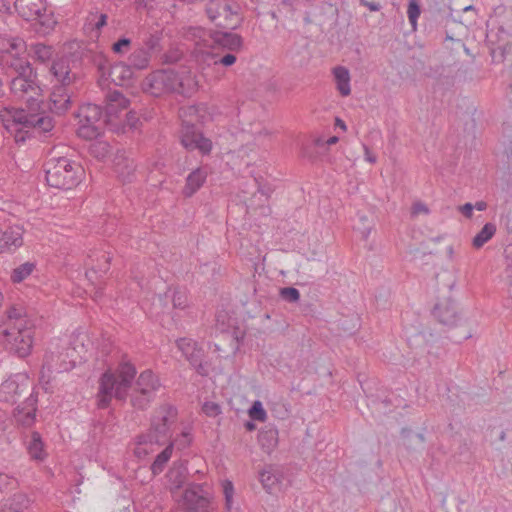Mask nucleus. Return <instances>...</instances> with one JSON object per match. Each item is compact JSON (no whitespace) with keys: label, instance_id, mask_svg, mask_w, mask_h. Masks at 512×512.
<instances>
[{"label":"nucleus","instance_id":"obj_1","mask_svg":"<svg viewBox=\"0 0 512 512\" xmlns=\"http://www.w3.org/2000/svg\"><path fill=\"white\" fill-rule=\"evenodd\" d=\"M33 321L21 304L9 306L0 318V342L19 357H26L33 347Z\"/></svg>","mask_w":512,"mask_h":512},{"label":"nucleus","instance_id":"obj_2","mask_svg":"<svg viewBox=\"0 0 512 512\" xmlns=\"http://www.w3.org/2000/svg\"><path fill=\"white\" fill-rule=\"evenodd\" d=\"M0 121L18 144L30 137L46 136L54 128L52 117L45 112L32 113L9 106L0 109Z\"/></svg>","mask_w":512,"mask_h":512},{"label":"nucleus","instance_id":"obj_3","mask_svg":"<svg viewBox=\"0 0 512 512\" xmlns=\"http://www.w3.org/2000/svg\"><path fill=\"white\" fill-rule=\"evenodd\" d=\"M136 373L135 366L127 360H122L115 369H107L99 379L98 408H108L113 398L126 400Z\"/></svg>","mask_w":512,"mask_h":512},{"label":"nucleus","instance_id":"obj_4","mask_svg":"<svg viewBox=\"0 0 512 512\" xmlns=\"http://www.w3.org/2000/svg\"><path fill=\"white\" fill-rule=\"evenodd\" d=\"M197 86L195 76L184 67L157 70L149 74L143 83L144 90L155 96L176 92L183 95L192 93Z\"/></svg>","mask_w":512,"mask_h":512},{"label":"nucleus","instance_id":"obj_5","mask_svg":"<svg viewBox=\"0 0 512 512\" xmlns=\"http://www.w3.org/2000/svg\"><path fill=\"white\" fill-rule=\"evenodd\" d=\"M8 70H3L10 80V91L14 98L28 103L36 101L40 95V87L36 83L35 73L27 59H8Z\"/></svg>","mask_w":512,"mask_h":512},{"label":"nucleus","instance_id":"obj_6","mask_svg":"<svg viewBox=\"0 0 512 512\" xmlns=\"http://www.w3.org/2000/svg\"><path fill=\"white\" fill-rule=\"evenodd\" d=\"M77 350L70 346L68 339H57L50 343L41 369L40 383L47 385L50 374L62 373L73 369L77 361Z\"/></svg>","mask_w":512,"mask_h":512},{"label":"nucleus","instance_id":"obj_7","mask_svg":"<svg viewBox=\"0 0 512 512\" xmlns=\"http://www.w3.org/2000/svg\"><path fill=\"white\" fill-rule=\"evenodd\" d=\"M50 72L57 82L50 95V109L56 114H63L70 108L71 94L68 87L76 76L71 73L69 62L64 58L54 60Z\"/></svg>","mask_w":512,"mask_h":512},{"label":"nucleus","instance_id":"obj_8","mask_svg":"<svg viewBox=\"0 0 512 512\" xmlns=\"http://www.w3.org/2000/svg\"><path fill=\"white\" fill-rule=\"evenodd\" d=\"M44 170L47 184L57 189H72L81 180V167L65 157L49 159Z\"/></svg>","mask_w":512,"mask_h":512},{"label":"nucleus","instance_id":"obj_9","mask_svg":"<svg viewBox=\"0 0 512 512\" xmlns=\"http://www.w3.org/2000/svg\"><path fill=\"white\" fill-rule=\"evenodd\" d=\"M205 13L210 22L224 29L235 30L243 21L241 5L236 0H209Z\"/></svg>","mask_w":512,"mask_h":512},{"label":"nucleus","instance_id":"obj_10","mask_svg":"<svg viewBox=\"0 0 512 512\" xmlns=\"http://www.w3.org/2000/svg\"><path fill=\"white\" fill-rule=\"evenodd\" d=\"M205 34L206 32L201 27H189L185 33V38L195 43L192 54L198 63L222 65L224 67H230L236 63V54L240 51H226L227 53L220 57L218 53L203 49L201 41L206 42L203 39Z\"/></svg>","mask_w":512,"mask_h":512},{"label":"nucleus","instance_id":"obj_11","mask_svg":"<svg viewBox=\"0 0 512 512\" xmlns=\"http://www.w3.org/2000/svg\"><path fill=\"white\" fill-rule=\"evenodd\" d=\"M198 113L196 106H189L180 110L182 118L181 143L187 150H198L202 154H209L212 150V142L203 136L193 123L186 120L187 115L193 116Z\"/></svg>","mask_w":512,"mask_h":512},{"label":"nucleus","instance_id":"obj_12","mask_svg":"<svg viewBox=\"0 0 512 512\" xmlns=\"http://www.w3.org/2000/svg\"><path fill=\"white\" fill-rule=\"evenodd\" d=\"M76 116L79 119L77 129L79 137L93 140L101 135L105 121L102 119L103 111L100 106L91 103L82 105Z\"/></svg>","mask_w":512,"mask_h":512},{"label":"nucleus","instance_id":"obj_13","mask_svg":"<svg viewBox=\"0 0 512 512\" xmlns=\"http://www.w3.org/2000/svg\"><path fill=\"white\" fill-rule=\"evenodd\" d=\"M160 388L158 377L151 371H143L136 379L131 394V404L134 408L144 410L154 400L156 392Z\"/></svg>","mask_w":512,"mask_h":512},{"label":"nucleus","instance_id":"obj_14","mask_svg":"<svg viewBox=\"0 0 512 512\" xmlns=\"http://www.w3.org/2000/svg\"><path fill=\"white\" fill-rule=\"evenodd\" d=\"M14 7L19 16L27 21H38L47 33L55 25L54 18L47 13L45 0H15Z\"/></svg>","mask_w":512,"mask_h":512},{"label":"nucleus","instance_id":"obj_15","mask_svg":"<svg viewBox=\"0 0 512 512\" xmlns=\"http://www.w3.org/2000/svg\"><path fill=\"white\" fill-rule=\"evenodd\" d=\"M224 30H215L209 33V44H201L203 49L225 51H242L243 37L237 33Z\"/></svg>","mask_w":512,"mask_h":512},{"label":"nucleus","instance_id":"obj_16","mask_svg":"<svg viewBox=\"0 0 512 512\" xmlns=\"http://www.w3.org/2000/svg\"><path fill=\"white\" fill-rule=\"evenodd\" d=\"M26 44L19 37H12L7 34H0V67L2 70H8L9 64L5 63L8 59H27L25 56Z\"/></svg>","mask_w":512,"mask_h":512},{"label":"nucleus","instance_id":"obj_17","mask_svg":"<svg viewBox=\"0 0 512 512\" xmlns=\"http://www.w3.org/2000/svg\"><path fill=\"white\" fill-rule=\"evenodd\" d=\"M29 387L30 380L27 374L11 375L0 385V401L14 403Z\"/></svg>","mask_w":512,"mask_h":512},{"label":"nucleus","instance_id":"obj_18","mask_svg":"<svg viewBox=\"0 0 512 512\" xmlns=\"http://www.w3.org/2000/svg\"><path fill=\"white\" fill-rule=\"evenodd\" d=\"M177 409L171 405H163L155 411L151 421L150 430L147 433H153L164 443L168 435L170 426L176 421Z\"/></svg>","mask_w":512,"mask_h":512},{"label":"nucleus","instance_id":"obj_19","mask_svg":"<svg viewBox=\"0 0 512 512\" xmlns=\"http://www.w3.org/2000/svg\"><path fill=\"white\" fill-rule=\"evenodd\" d=\"M110 260V254L103 250H94L88 255L85 275L92 284L109 270Z\"/></svg>","mask_w":512,"mask_h":512},{"label":"nucleus","instance_id":"obj_20","mask_svg":"<svg viewBox=\"0 0 512 512\" xmlns=\"http://www.w3.org/2000/svg\"><path fill=\"white\" fill-rule=\"evenodd\" d=\"M177 348L182 352L186 360L197 370L201 375L206 373L202 359L204 356L203 350L191 338H180L176 341Z\"/></svg>","mask_w":512,"mask_h":512},{"label":"nucleus","instance_id":"obj_21","mask_svg":"<svg viewBox=\"0 0 512 512\" xmlns=\"http://www.w3.org/2000/svg\"><path fill=\"white\" fill-rule=\"evenodd\" d=\"M129 100L118 90L109 91L106 95L105 116L108 123L120 119V114L126 111Z\"/></svg>","mask_w":512,"mask_h":512},{"label":"nucleus","instance_id":"obj_22","mask_svg":"<svg viewBox=\"0 0 512 512\" xmlns=\"http://www.w3.org/2000/svg\"><path fill=\"white\" fill-rule=\"evenodd\" d=\"M183 503L188 511H198L207 507L208 499L202 485L192 484L183 493Z\"/></svg>","mask_w":512,"mask_h":512},{"label":"nucleus","instance_id":"obj_23","mask_svg":"<svg viewBox=\"0 0 512 512\" xmlns=\"http://www.w3.org/2000/svg\"><path fill=\"white\" fill-rule=\"evenodd\" d=\"M132 76V68L126 62H117L111 65L108 70V77L101 79L100 85H103L106 81H110L117 86L128 85Z\"/></svg>","mask_w":512,"mask_h":512},{"label":"nucleus","instance_id":"obj_24","mask_svg":"<svg viewBox=\"0 0 512 512\" xmlns=\"http://www.w3.org/2000/svg\"><path fill=\"white\" fill-rule=\"evenodd\" d=\"M163 442L153 433H144L136 438L134 454L139 459H144L155 452L156 447L162 446Z\"/></svg>","mask_w":512,"mask_h":512},{"label":"nucleus","instance_id":"obj_25","mask_svg":"<svg viewBox=\"0 0 512 512\" xmlns=\"http://www.w3.org/2000/svg\"><path fill=\"white\" fill-rule=\"evenodd\" d=\"M114 171L122 182H131L134 177L135 163L124 152L114 157Z\"/></svg>","mask_w":512,"mask_h":512},{"label":"nucleus","instance_id":"obj_26","mask_svg":"<svg viewBox=\"0 0 512 512\" xmlns=\"http://www.w3.org/2000/svg\"><path fill=\"white\" fill-rule=\"evenodd\" d=\"M23 231L19 226L8 227L0 238V253L16 249L23 244Z\"/></svg>","mask_w":512,"mask_h":512},{"label":"nucleus","instance_id":"obj_27","mask_svg":"<svg viewBox=\"0 0 512 512\" xmlns=\"http://www.w3.org/2000/svg\"><path fill=\"white\" fill-rule=\"evenodd\" d=\"M433 313L439 322L446 326H455L459 320L456 307L450 302L437 304Z\"/></svg>","mask_w":512,"mask_h":512},{"label":"nucleus","instance_id":"obj_28","mask_svg":"<svg viewBox=\"0 0 512 512\" xmlns=\"http://www.w3.org/2000/svg\"><path fill=\"white\" fill-rule=\"evenodd\" d=\"M336 89L341 96L347 97L351 94V77L349 70L344 66H336L332 70Z\"/></svg>","mask_w":512,"mask_h":512},{"label":"nucleus","instance_id":"obj_29","mask_svg":"<svg viewBox=\"0 0 512 512\" xmlns=\"http://www.w3.org/2000/svg\"><path fill=\"white\" fill-rule=\"evenodd\" d=\"M26 404V407L16 408L14 417L18 424L29 427L34 423L36 418V400L30 397L27 399Z\"/></svg>","mask_w":512,"mask_h":512},{"label":"nucleus","instance_id":"obj_30","mask_svg":"<svg viewBox=\"0 0 512 512\" xmlns=\"http://www.w3.org/2000/svg\"><path fill=\"white\" fill-rule=\"evenodd\" d=\"M207 177L206 171L201 168L193 170L186 178V185L183 189V194L186 197H191L198 191L204 184Z\"/></svg>","mask_w":512,"mask_h":512},{"label":"nucleus","instance_id":"obj_31","mask_svg":"<svg viewBox=\"0 0 512 512\" xmlns=\"http://www.w3.org/2000/svg\"><path fill=\"white\" fill-rule=\"evenodd\" d=\"M151 55L147 49L140 46L135 48L128 56L127 64L134 69L143 70L149 66Z\"/></svg>","mask_w":512,"mask_h":512},{"label":"nucleus","instance_id":"obj_32","mask_svg":"<svg viewBox=\"0 0 512 512\" xmlns=\"http://www.w3.org/2000/svg\"><path fill=\"white\" fill-rule=\"evenodd\" d=\"M27 451L34 460H43L46 457L44 444L38 432H33L30 441L27 443Z\"/></svg>","mask_w":512,"mask_h":512},{"label":"nucleus","instance_id":"obj_33","mask_svg":"<svg viewBox=\"0 0 512 512\" xmlns=\"http://www.w3.org/2000/svg\"><path fill=\"white\" fill-rule=\"evenodd\" d=\"M496 225L494 223H486L482 229L474 236L472 245L474 248L479 249L483 247L496 233Z\"/></svg>","mask_w":512,"mask_h":512},{"label":"nucleus","instance_id":"obj_34","mask_svg":"<svg viewBox=\"0 0 512 512\" xmlns=\"http://www.w3.org/2000/svg\"><path fill=\"white\" fill-rule=\"evenodd\" d=\"M173 453V445H167L155 458L151 464V472L153 475H159L165 469L167 462L171 459Z\"/></svg>","mask_w":512,"mask_h":512},{"label":"nucleus","instance_id":"obj_35","mask_svg":"<svg viewBox=\"0 0 512 512\" xmlns=\"http://www.w3.org/2000/svg\"><path fill=\"white\" fill-rule=\"evenodd\" d=\"M258 441L267 452L273 450L278 443V432L274 428H268L260 431Z\"/></svg>","mask_w":512,"mask_h":512},{"label":"nucleus","instance_id":"obj_36","mask_svg":"<svg viewBox=\"0 0 512 512\" xmlns=\"http://www.w3.org/2000/svg\"><path fill=\"white\" fill-rule=\"evenodd\" d=\"M168 478L175 488H180L186 480V467L182 463H174L168 472Z\"/></svg>","mask_w":512,"mask_h":512},{"label":"nucleus","instance_id":"obj_37","mask_svg":"<svg viewBox=\"0 0 512 512\" xmlns=\"http://www.w3.org/2000/svg\"><path fill=\"white\" fill-rule=\"evenodd\" d=\"M30 53L36 60L45 63L52 59L54 51L53 48L49 45H45L43 43H36L31 45Z\"/></svg>","mask_w":512,"mask_h":512},{"label":"nucleus","instance_id":"obj_38","mask_svg":"<svg viewBox=\"0 0 512 512\" xmlns=\"http://www.w3.org/2000/svg\"><path fill=\"white\" fill-rule=\"evenodd\" d=\"M35 268L36 265L33 262L23 263L13 270L11 274V280L14 283H20L27 279L33 273Z\"/></svg>","mask_w":512,"mask_h":512},{"label":"nucleus","instance_id":"obj_39","mask_svg":"<svg viewBox=\"0 0 512 512\" xmlns=\"http://www.w3.org/2000/svg\"><path fill=\"white\" fill-rule=\"evenodd\" d=\"M193 440L191 428H184L182 432L176 435L168 445H173V448L176 447L178 450H183L188 448Z\"/></svg>","mask_w":512,"mask_h":512},{"label":"nucleus","instance_id":"obj_40","mask_svg":"<svg viewBox=\"0 0 512 512\" xmlns=\"http://www.w3.org/2000/svg\"><path fill=\"white\" fill-rule=\"evenodd\" d=\"M278 477L273 473L272 469H264L260 473V482L262 483L264 489H266L269 493H273L277 484Z\"/></svg>","mask_w":512,"mask_h":512},{"label":"nucleus","instance_id":"obj_41","mask_svg":"<svg viewBox=\"0 0 512 512\" xmlns=\"http://www.w3.org/2000/svg\"><path fill=\"white\" fill-rule=\"evenodd\" d=\"M421 10L417 0H410L407 9L409 22L413 29L417 27V20L420 16Z\"/></svg>","mask_w":512,"mask_h":512},{"label":"nucleus","instance_id":"obj_42","mask_svg":"<svg viewBox=\"0 0 512 512\" xmlns=\"http://www.w3.org/2000/svg\"><path fill=\"white\" fill-rule=\"evenodd\" d=\"M161 41V33L158 31H155L154 33H150L145 39H144V48L148 50V52L151 54V52L156 51L160 46Z\"/></svg>","mask_w":512,"mask_h":512},{"label":"nucleus","instance_id":"obj_43","mask_svg":"<svg viewBox=\"0 0 512 512\" xmlns=\"http://www.w3.org/2000/svg\"><path fill=\"white\" fill-rule=\"evenodd\" d=\"M249 415L252 419L257 421H264L267 417V413L262 406L260 401H255L249 410Z\"/></svg>","mask_w":512,"mask_h":512},{"label":"nucleus","instance_id":"obj_44","mask_svg":"<svg viewBox=\"0 0 512 512\" xmlns=\"http://www.w3.org/2000/svg\"><path fill=\"white\" fill-rule=\"evenodd\" d=\"M281 297L290 303H296L300 299V292L294 287H285L280 290Z\"/></svg>","mask_w":512,"mask_h":512},{"label":"nucleus","instance_id":"obj_45","mask_svg":"<svg viewBox=\"0 0 512 512\" xmlns=\"http://www.w3.org/2000/svg\"><path fill=\"white\" fill-rule=\"evenodd\" d=\"M130 45L131 40L129 38L123 37L113 43L112 51L117 55H125L129 51Z\"/></svg>","mask_w":512,"mask_h":512},{"label":"nucleus","instance_id":"obj_46","mask_svg":"<svg viewBox=\"0 0 512 512\" xmlns=\"http://www.w3.org/2000/svg\"><path fill=\"white\" fill-rule=\"evenodd\" d=\"M202 411L208 417H216L221 413V407L216 402L207 401L202 405Z\"/></svg>","mask_w":512,"mask_h":512},{"label":"nucleus","instance_id":"obj_47","mask_svg":"<svg viewBox=\"0 0 512 512\" xmlns=\"http://www.w3.org/2000/svg\"><path fill=\"white\" fill-rule=\"evenodd\" d=\"M174 308L183 309L187 304V296L184 291L177 290L173 294L172 298Z\"/></svg>","mask_w":512,"mask_h":512},{"label":"nucleus","instance_id":"obj_48","mask_svg":"<svg viewBox=\"0 0 512 512\" xmlns=\"http://www.w3.org/2000/svg\"><path fill=\"white\" fill-rule=\"evenodd\" d=\"M124 127H129L130 129H135L137 128V123L139 122V119L138 117L136 116V113L135 112H132V111H128L125 113V117L123 120L118 119Z\"/></svg>","mask_w":512,"mask_h":512},{"label":"nucleus","instance_id":"obj_49","mask_svg":"<svg viewBox=\"0 0 512 512\" xmlns=\"http://www.w3.org/2000/svg\"><path fill=\"white\" fill-rule=\"evenodd\" d=\"M16 483L13 476L0 472V492L12 488Z\"/></svg>","mask_w":512,"mask_h":512},{"label":"nucleus","instance_id":"obj_50","mask_svg":"<svg viewBox=\"0 0 512 512\" xmlns=\"http://www.w3.org/2000/svg\"><path fill=\"white\" fill-rule=\"evenodd\" d=\"M428 214L429 213V209L428 207L422 203V202H416L413 204L412 206V214L413 215H418V214Z\"/></svg>","mask_w":512,"mask_h":512},{"label":"nucleus","instance_id":"obj_51","mask_svg":"<svg viewBox=\"0 0 512 512\" xmlns=\"http://www.w3.org/2000/svg\"><path fill=\"white\" fill-rule=\"evenodd\" d=\"M224 497L234 495V485L230 480H224L221 483Z\"/></svg>","mask_w":512,"mask_h":512},{"label":"nucleus","instance_id":"obj_52","mask_svg":"<svg viewBox=\"0 0 512 512\" xmlns=\"http://www.w3.org/2000/svg\"><path fill=\"white\" fill-rule=\"evenodd\" d=\"M474 206L471 203H465L464 205L460 206L459 210L460 212L467 218H471L473 214Z\"/></svg>","mask_w":512,"mask_h":512},{"label":"nucleus","instance_id":"obj_53","mask_svg":"<svg viewBox=\"0 0 512 512\" xmlns=\"http://www.w3.org/2000/svg\"><path fill=\"white\" fill-rule=\"evenodd\" d=\"M364 158L367 162L374 164L377 161L376 155H374L366 144H363Z\"/></svg>","mask_w":512,"mask_h":512},{"label":"nucleus","instance_id":"obj_54","mask_svg":"<svg viewBox=\"0 0 512 512\" xmlns=\"http://www.w3.org/2000/svg\"><path fill=\"white\" fill-rule=\"evenodd\" d=\"M95 17H97V21L94 23V27L97 30H100L107 23V15L104 13H101L99 15H95Z\"/></svg>","mask_w":512,"mask_h":512},{"label":"nucleus","instance_id":"obj_55","mask_svg":"<svg viewBox=\"0 0 512 512\" xmlns=\"http://www.w3.org/2000/svg\"><path fill=\"white\" fill-rule=\"evenodd\" d=\"M14 500H18L19 504L21 505L19 509L27 508L30 505V500L25 495H18L14 498Z\"/></svg>","mask_w":512,"mask_h":512},{"label":"nucleus","instance_id":"obj_56","mask_svg":"<svg viewBox=\"0 0 512 512\" xmlns=\"http://www.w3.org/2000/svg\"><path fill=\"white\" fill-rule=\"evenodd\" d=\"M233 497L234 495H229V496H226L224 497L225 499V509L227 512H232L233 510Z\"/></svg>","mask_w":512,"mask_h":512},{"label":"nucleus","instance_id":"obj_57","mask_svg":"<svg viewBox=\"0 0 512 512\" xmlns=\"http://www.w3.org/2000/svg\"><path fill=\"white\" fill-rule=\"evenodd\" d=\"M139 7L151 8L154 0H135Z\"/></svg>","mask_w":512,"mask_h":512},{"label":"nucleus","instance_id":"obj_58","mask_svg":"<svg viewBox=\"0 0 512 512\" xmlns=\"http://www.w3.org/2000/svg\"><path fill=\"white\" fill-rule=\"evenodd\" d=\"M474 208H476L478 211H483L486 209L487 207V204L483 201H479L477 202L475 205H473Z\"/></svg>","mask_w":512,"mask_h":512},{"label":"nucleus","instance_id":"obj_59","mask_svg":"<svg viewBox=\"0 0 512 512\" xmlns=\"http://www.w3.org/2000/svg\"><path fill=\"white\" fill-rule=\"evenodd\" d=\"M9 9V5L5 1L0 0V12H6L9 11Z\"/></svg>","mask_w":512,"mask_h":512},{"label":"nucleus","instance_id":"obj_60","mask_svg":"<svg viewBox=\"0 0 512 512\" xmlns=\"http://www.w3.org/2000/svg\"><path fill=\"white\" fill-rule=\"evenodd\" d=\"M337 142H338V137H337V136H332V137H330V138L326 141L327 145H329V146H330V145H334V144H336Z\"/></svg>","mask_w":512,"mask_h":512},{"label":"nucleus","instance_id":"obj_61","mask_svg":"<svg viewBox=\"0 0 512 512\" xmlns=\"http://www.w3.org/2000/svg\"><path fill=\"white\" fill-rule=\"evenodd\" d=\"M209 349H211L213 352H219L221 350L220 346L216 343L210 344Z\"/></svg>","mask_w":512,"mask_h":512},{"label":"nucleus","instance_id":"obj_62","mask_svg":"<svg viewBox=\"0 0 512 512\" xmlns=\"http://www.w3.org/2000/svg\"><path fill=\"white\" fill-rule=\"evenodd\" d=\"M337 125H339V127H341L343 130L346 129L345 123L340 119H337Z\"/></svg>","mask_w":512,"mask_h":512},{"label":"nucleus","instance_id":"obj_63","mask_svg":"<svg viewBox=\"0 0 512 512\" xmlns=\"http://www.w3.org/2000/svg\"><path fill=\"white\" fill-rule=\"evenodd\" d=\"M369 234H370V229L365 230V231L363 232V236H364V238H367V237L369 236Z\"/></svg>","mask_w":512,"mask_h":512},{"label":"nucleus","instance_id":"obj_64","mask_svg":"<svg viewBox=\"0 0 512 512\" xmlns=\"http://www.w3.org/2000/svg\"><path fill=\"white\" fill-rule=\"evenodd\" d=\"M248 428H249V429H252V428H253V424H250V423H249V424H248Z\"/></svg>","mask_w":512,"mask_h":512}]
</instances>
